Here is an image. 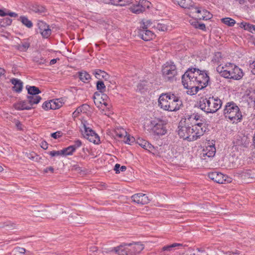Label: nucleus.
Returning a JSON list of instances; mask_svg holds the SVG:
<instances>
[{"label": "nucleus", "mask_w": 255, "mask_h": 255, "mask_svg": "<svg viewBox=\"0 0 255 255\" xmlns=\"http://www.w3.org/2000/svg\"><path fill=\"white\" fill-rule=\"evenodd\" d=\"M178 134L180 138L188 141L197 140L203 135L205 131V127L203 123H195V125L190 126L185 124V120H181L179 124Z\"/></svg>", "instance_id": "nucleus-1"}, {"label": "nucleus", "mask_w": 255, "mask_h": 255, "mask_svg": "<svg viewBox=\"0 0 255 255\" xmlns=\"http://www.w3.org/2000/svg\"><path fill=\"white\" fill-rule=\"evenodd\" d=\"M158 103L161 109L170 112L177 111L183 106L180 97L171 92L161 94L158 98Z\"/></svg>", "instance_id": "nucleus-2"}, {"label": "nucleus", "mask_w": 255, "mask_h": 255, "mask_svg": "<svg viewBox=\"0 0 255 255\" xmlns=\"http://www.w3.org/2000/svg\"><path fill=\"white\" fill-rule=\"evenodd\" d=\"M220 75L226 79L239 80L244 75L242 70L234 63L228 62L220 64L216 68Z\"/></svg>", "instance_id": "nucleus-3"}, {"label": "nucleus", "mask_w": 255, "mask_h": 255, "mask_svg": "<svg viewBox=\"0 0 255 255\" xmlns=\"http://www.w3.org/2000/svg\"><path fill=\"white\" fill-rule=\"evenodd\" d=\"M223 115L233 124L240 122L243 117L240 108L233 102L226 104L223 110Z\"/></svg>", "instance_id": "nucleus-4"}, {"label": "nucleus", "mask_w": 255, "mask_h": 255, "mask_svg": "<svg viewBox=\"0 0 255 255\" xmlns=\"http://www.w3.org/2000/svg\"><path fill=\"white\" fill-rule=\"evenodd\" d=\"M222 102L218 98L210 97L200 101L199 107L207 113H214L221 107Z\"/></svg>", "instance_id": "nucleus-5"}, {"label": "nucleus", "mask_w": 255, "mask_h": 255, "mask_svg": "<svg viewBox=\"0 0 255 255\" xmlns=\"http://www.w3.org/2000/svg\"><path fill=\"white\" fill-rule=\"evenodd\" d=\"M166 123L160 119H154L150 122L152 131L157 135H163L167 133Z\"/></svg>", "instance_id": "nucleus-6"}, {"label": "nucleus", "mask_w": 255, "mask_h": 255, "mask_svg": "<svg viewBox=\"0 0 255 255\" xmlns=\"http://www.w3.org/2000/svg\"><path fill=\"white\" fill-rule=\"evenodd\" d=\"M83 129H81L84 136L90 142L95 144L100 142V138L98 134L91 128L87 126V122H82Z\"/></svg>", "instance_id": "nucleus-7"}, {"label": "nucleus", "mask_w": 255, "mask_h": 255, "mask_svg": "<svg viewBox=\"0 0 255 255\" xmlns=\"http://www.w3.org/2000/svg\"><path fill=\"white\" fill-rule=\"evenodd\" d=\"M194 73L197 81V85L202 89L208 84L210 78L206 71H201L198 69L194 68Z\"/></svg>", "instance_id": "nucleus-8"}, {"label": "nucleus", "mask_w": 255, "mask_h": 255, "mask_svg": "<svg viewBox=\"0 0 255 255\" xmlns=\"http://www.w3.org/2000/svg\"><path fill=\"white\" fill-rule=\"evenodd\" d=\"M194 69H188L182 77V83L184 88L197 84Z\"/></svg>", "instance_id": "nucleus-9"}, {"label": "nucleus", "mask_w": 255, "mask_h": 255, "mask_svg": "<svg viewBox=\"0 0 255 255\" xmlns=\"http://www.w3.org/2000/svg\"><path fill=\"white\" fill-rule=\"evenodd\" d=\"M208 177L219 184H227L232 182V178L219 172H212L208 174Z\"/></svg>", "instance_id": "nucleus-10"}, {"label": "nucleus", "mask_w": 255, "mask_h": 255, "mask_svg": "<svg viewBox=\"0 0 255 255\" xmlns=\"http://www.w3.org/2000/svg\"><path fill=\"white\" fill-rule=\"evenodd\" d=\"M94 101L97 107L102 110H104L105 107L108 106L109 99L108 96L104 93H98L96 92L94 94Z\"/></svg>", "instance_id": "nucleus-11"}, {"label": "nucleus", "mask_w": 255, "mask_h": 255, "mask_svg": "<svg viewBox=\"0 0 255 255\" xmlns=\"http://www.w3.org/2000/svg\"><path fill=\"white\" fill-rule=\"evenodd\" d=\"M29 211L32 217L36 219H43L47 212L45 207L42 205L31 206L29 207Z\"/></svg>", "instance_id": "nucleus-12"}, {"label": "nucleus", "mask_w": 255, "mask_h": 255, "mask_svg": "<svg viewBox=\"0 0 255 255\" xmlns=\"http://www.w3.org/2000/svg\"><path fill=\"white\" fill-rule=\"evenodd\" d=\"M162 73L164 78L169 80L177 74L176 66L174 64L166 63L163 66Z\"/></svg>", "instance_id": "nucleus-13"}, {"label": "nucleus", "mask_w": 255, "mask_h": 255, "mask_svg": "<svg viewBox=\"0 0 255 255\" xmlns=\"http://www.w3.org/2000/svg\"><path fill=\"white\" fill-rule=\"evenodd\" d=\"M150 4L151 3L146 0H139L137 4H133L130 7V10L133 13L139 14L149 8Z\"/></svg>", "instance_id": "nucleus-14"}, {"label": "nucleus", "mask_w": 255, "mask_h": 255, "mask_svg": "<svg viewBox=\"0 0 255 255\" xmlns=\"http://www.w3.org/2000/svg\"><path fill=\"white\" fill-rule=\"evenodd\" d=\"M131 198L132 202L139 205H146L150 202V199L146 194L140 193L133 195Z\"/></svg>", "instance_id": "nucleus-15"}, {"label": "nucleus", "mask_w": 255, "mask_h": 255, "mask_svg": "<svg viewBox=\"0 0 255 255\" xmlns=\"http://www.w3.org/2000/svg\"><path fill=\"white\" fill-rule=\"evenodd\" d=\"M130 255H135L141 253L144 249V245L141 242H134L128 244Z\"/></svg>", "instance_id": "nucleus-16"}, {"label": "nucleus", "mask_w": 255, "mask_h": 255, "mask_svg": "<svg viewBox=\"0 0 255 255\" xmlns=\"http://www.w3.org/2000/svg\"><path fill=\"white\" fill-rule=\"evenodd\" d=\"M39 32L42 35L43 38H48L51 33V30L49 28V25L43 21L38 22Z\"/></svg>", "instance_id": "nucleus-17"}, {"label": "nucleus", "mask_w": 255, "mask_h": 255, "mask_svg": "<svg viewBox=\"0 0 255 255\" xmlns=\"http://www.w3.org/2000/svg\"><path fill=\"white\" fill-rule=\"evenodd\" d=\"M113 251L119 255H130L129 248L128 244H123L114 248Z\"/></svg>", "instance_id": "nucleus-18"}, {"label": "nucleus", "mask_w": 255, "mask_h": 255, "mask_svg": "<svg viewBox=\"0 0 255 255\" xmlns=\"http://www.w3.org/2000/svg\"><path fill=\"white\" fill-rule=\"evenodd\" d=\"M216 153V148L214 145H209L204 149L202 156L203 159L206 160V156L210 158L214 156Z\"/></svg>", "instance_id": "nucleus-19"}, {"label": "nucleus", "mask_w": 255, "mask_h": 255, "mask_svg": "<svg viewBox=\"0 0 255 255\" xmlns=\"http://www.w3.org/2000/svg\"><path fill=\"white\" fill-rule=\"evenodd\" d=\"M139 36L144 41H149L152 39L155 35L153 32L149 29H141L139 32Z\"/></svg>", "instance_id": "nucleus-20"}, {"label": "nucleus", "mask_w": 255, "mask_h": 255, "mask_svg": "<svg viewBox=\"0 0 255 255\" xmlns=\"http://www.w3.org/2000/svg\"><path fill=\"white\" fill-rule=\"evenodd\" d=\"M211 17V14L209 11L205 9H202L200 7V10L197 15H196L195 19L199 20H207Z\"/></svg>", "instance_id": "nucleus-21"}, {"label": "nucleus", "mask_w": 255, "mask_h": 255, "mask_svg": "<svg viewBox=\"0 0 255 255\" xmlns=\"http://www.w3.org/2000/svg\"><path fill=\"white\" fill-rule=\"evenodd\" d=\"M137 143L141 147L145 149V150H148L154 154H156L154 152L155 149L154 146L147 141L144 140H139V141H137Z\"/></svg>", "instance_id": "nucleus-22"}, {"label": "nucleus", "mask_w": 255, "mask_h": 255, "mask_svg": "<svg viewBox=\"0 0 255 255\" xmlns=\"http://www.w3.org/2000/svg\"><path fill=\"white\" fill-rule=\"evenodd\" d=\"M90 106L87 104H83L78 107L73 113V117L75 118L77 117L80 113H86L90 110Z\"/></svg>", "instance_id": "nucleus-23"}, {"label": "nucleus", "mask_w": 255, "mask_h": 255, "mask_svg": "<svg viewBox=\"0 0 255 255\" xmlns=\"http://www.w3.org/2000/svg\"><path fill=\"white\" fill-rule=\"evenodd\" d=\"M183 245L179 243H173L170 245L165 246L161 249V252H171L175 250L176 247H182Z\"/></svg>", "instance_id": "nucleus-24"}, {"label": "nucleus", "mask_w": 255, "mask_h": 255, "mask_svg": "<svg viewBox=\"0 0 255 255\" xmlns=\"http://www.w3.org/2000/svg\"><path fill=\"white\" fill-rule=\"evenodd\" d=\"M12 84L14 85L13 87V91L16 92H20L22 89V83L20 80L16 79H12L11 80Z\"/></svg>", "instance_id": "nucleus-25"}, {"label": "nucleus", "mask_w": 255, "mask_h": 255, "mask_svg": "<svg viewBox=\"0 0 255 255\" xmlns=\"http://www.w3.org/2000/svg\"><path fill=\"white\" fill-rule=\"evenodd\" d=\"M27 101L33 106L35 104H37L40 102L41 100L40 96L38 95H28L27 97Z\"/></svg>", "instance_id": "nucleus-26"}, {"label": "nucleus", "mask_w": 255, "mask_h": 255, "mask_svg": "<svg viewBox=\"0 0 255 255\" xmlns=\"http://www.w3.org/2000/svg\"><path fill=\"white\" fill-rule=\"evenodd\" d=\"M187 89V94L192 96L196 95L199 90L202 89L199 86L195 84V85L191 86V87H188V88H185Z\"/></svg>", "instance_id": "nucleus-27"}, {"label": "nucleus", "mask_w": 255, "mask_h": 255, "mask_svg": "<svg viewBox=\"0 0 255 255\" xmlns=\"http://www.w3.org/2000/svg\"><path fill=\"white\" fill-rule=\"evenodd\" d=\"M187 9H188V14L189 15L194 18H195L196 15H197L198 12L199 11L200 7L193 6L192 3L191 6H189Z\"/></svg>", "instance_id": "nucleus-28"}, {"label": "nucleus", "mask_w": 255, "mask_h": 255, "mask_svg": "<svg viewBox=\"0 0 255 255\" xmlns=\"http://www.w3.org/2000/svg\"><path fill=\"white\" fill-rule=\"evenodd\" d=\"M79 76L80 79L84 83H88L91 79L90 74L85 71L79 72Z\"/></svg>", "instance_id": "nucleus-29"}, {"label": "nucleus", "mask_w": 255, "mask_h": 255, "mask_svg": "<svg viewBox=\"0 0 255 255\" xmlns=\"http://www.w3.org/2000/svg\"><path fill=\"white\" fill-rule=\"evenodd\" d=\"M153 27H154V29L161 31H166L169 29V26L163 23H155L153 24Z\"/></svg>", "instance_id": "nucleus-30"}, {"label": "nucleus", "mask_w": 255, "mask_h": 255, "mask_svg": "<svg viewBox=\"0 0 255 255\" xmlns=\"http://www.w3.org/2000/svg\"><path fill=\"white\" fill-rule=\"evenodd\" d=\"M200 116L198 115H192L188 118L185 119V124L187 125L191 124L195 125V123H198L197 122L199 120Z\"/></svg>", "instance_id": "nucleus-31"}, {"label": "nucleus", "mask_w": 255, "mask_h": 255, "mask_svg": "<svg viewBox=\"0 0 255 255\" xmlns=\"http://www.w3.org/2000/svg\"><path fill=\"white\" fill-rule=\"evenodd\" d=\"M52 103V110H56L63 106L62 100L56 99L51 100Z\"/></svg>", "instance_id": "nucleus-32"}, {"label": "nucleus", "mask_w": 255, "mask_h": 255, "mask_svg": "<svg viewBox=\"0 0 255 255\" xmlns=\"http://www.w3.org/2000/svg\"><path fill=\"white\" fill-rule=\"evenodd\" d=\"M178 4L184 8H187L191 6L192 1L191 0H174Z\"/></svg>", "instance_id": "nucleus-33"}, {"label": "nucleus", "mask_w": 255, "mask_h": 255, "mask_svg": "<svg viewBox=\"0 0 255 255\" xmlns=\"http://www.w3.org/2000/svg\"><path fill=\"white\" fill-rule=\"evenodd\" d=\"M95 77L98 79L103 78L107 80L109 78V75L104 71L97 70L95 73Z\"/></svg>", "instance_id": "nucleus-34"}, {"label": "nucleus", "mask_w": 255, "mask_h": 255, "mask_svg": "<svg viewBox=\"0 0 255 255\" xmlns=\"http://www.w3.org/2000/svg\"><path fill=\"white\" fill-rule=\"evenodd\" d=\"M223 57L222 56V54L221 52H216L215 53V55L212 59V61L216 63V64L219 65L220 64H223Z\"/></svg>", "instance_id": "nucleus-35"}, {"label": "nucleus", "mask_w": 255, "mask_h": 255, "mask_svg": "<svg viewBox=\"0 0 255 255\" xmlns=\"http://www.w3.org/2000/svg\"><path fill=\"white\" fill-rule=\"evenodd\" d=\"M26 89L28 91V95H38L41 93L39 89L35 86H26Z\"/></svg>", "instance_id": "nucleus-36"}, {"label": "nucleus", "mask_w": 255, "mask_h": 255, "mask_svg": "<svg viewBox=\"0 0 255 255\" xmlns=\"http://www.w3.org/2000/svg\"><path fill=\"white\" fill-rule=\"evenodd\" d=\"M174 150H176V149H175L174 148H172L171 149L168 148L167 150H166V152H165V154L163 155V156L167 159L176 158L177 156V155L176 154V153H174Z\"/></svg>", "instance_id": "nucleus-37"}, {"label": "nucleus", "mask_w": 255, "mask_h": 255, "mask_svg": "<svg viewBox=\"0 0 255 255\" xmlns=\"http://www.w3.org/2000/svg\"><path fill=\"white\" fill-rule=\"evenodd\" d=\"M6 15H8L10 17H17L18 14L14 12H11L9 10H6V9H0V16H5Z\"/></svg>", "instance_id": "nucleus-38"}, {"label": "nucleus", "mask_w": 255, "mask_h": 255, "mask_svg": "<svg viewBox=\"0 0 255 255\" xmlns=\"http://www.w3.org/2000/svg\"><path fill=\"white\" fill-rule=\"evenodd\" d=\"M13 107L17 110H30V108L29 107H23V101H18L14 104Z\"/></svg>", "instance_id": "nucleus-39"}, {"label": "nucleus", "mask_w": 255, "mask_h": 255, "mask_svg": "<svg viewBox=\"0 0 255 255\" xmlns=\"http://www.w3.org/2000/svg\"><path fill=\"white\" fill-rule=\"evenodd\" d=\"M116 136L120 138L122 140L127 135V131L124 128H118L116 130Z\"/></svg>", "instance_id": "nucleus-40"}, {"label": "nucleus", "mask_w": 255, "mask_h": 255, "mask_svg": "<svg viewBox=\"0 0 255 255\" xmlns=\"http://www.w3.org/2000/svg\"><path fill=\"white\" fill-rule=\"evenodd\" d=\"M20 20L23 25L28 28H31L33 26L32 22L28 19V18L24 16L20 17Z\"/></svg>", "instance_id": "nucleus-41"}, {"label": "nucleus", "mask_w": 255, "mask_h": 255, "mask_svg": "<svg viewBox=\"0 0 255 255\" xmlns=\"http://www.w3.org/2000/svg\"><path fill=\"white\" fill-rule=\"evenodd\" d=\"M240 26L241 28L245 30H248L252 33H254L255 26L247 22H242Z\"/></svg>", "instance_id": "nucleus-42"}, {"label": "nucleus", "mask_w": 255, "mask_h": 255, "mask_svg": "<svg viewBox=\"0 0 255 255\" xmlns=\"http://www.w3.org/2000/svg\"><path fill=\"white\" fill-rule=\"evenodd\" d=\"M63 155L67 156L72 155L75 151L74 147L72 145L69 146L62 150Z\"/></svg>", "instance_id": "nucleus-43"}, {"label": "nucleus", "mask_w": 255, "mask_h": 255, "mask_svg": "<svg viewBox=\"0 0 255 255\" xmlns=\"http://www.w3.org/2000/svg\"><path fill=\"white\" fill-rule=\"evenodd\" d=\"M30 44L28 42L21 43L16 46V49L20 51H26L29 47Z\"/></svg>", "instance_id": "nucleus-44"}, {"label": "nucleus", "mask_w": 255, "mask_h": 255, "mask_svg": "<svg viewBox=\"0 0 255 255\" xmlns=\"http://www.w3.org/2000/svg\"><path fill=\"white\" fill-rule=\"evenodd\" d=\"M221 21L223 23L229 26H234L236 23V21L234 19L230 17L223 18L221 19Z\"/></svg>", "instance_id": "nucleus-45"}, {"label": "nucleus", "mask_w": 255, "mask_h": 255, "mask_svg": "<svg viewBox=\"0 0 255 255\" xmlns=\"http://www.w3.org/2000/svg\"><path fill=\"white\" fill-rule=\"evenodd\" d=\"M155 23H152L150 20H146L143 22L142 24V29H154L153 25Z\"/></svg>", "instance_id": "nucleus-46"}, {"label": "nucleus", "mask_w": 255, "mask_h": 255, "mask_svg": "<svg viewBox=\"0 0 255 255\" xmlns=\"http://www.w3.org/2000/svg\"><path fill=\"white\" fill-rule=\"evenodd\" d=\"M12 19L9 18H4L1 21H0V26L1 27H5L11 24Z\"/></svg>", "instance_id": "nucleus-47"}, {"label": "nucleus", "mask_w": 255, "mask_h": 255, "mask_svg": "<svg viewBox=\"0 0 255 255\" xmlns=\"http://www.w3.org/2000/svg\"><path fill=\"white\" fill-rule=\"evenodd\" d=\"M97 88L101 93H103L105 91L106 87L103 81H98L97 82Z\"/></svg>", "instance_id": "nucleus-48"}, {"label": "nucleus", "mask_w": 255, "mask_h": 255, "mask_svg": "<svg viewBox=\"0 0 255 255\" xmlns=\"http://www.w3.org/2000/svg\"><path fill=\"white\" fill-rule=\"evenodd\" d=\"M122 141L126 143L131 144L134 141V138L132 136L130 137L129 134L127 133V135H126L125 137H124Z\"/></svg>", "instance_id": "nucleus-49"}, {"label": "nucleus", "mask_w": 255, "mask_h": 255, "mask_svg": "<svg viewBox=\"0 0 255 255\" xmlns=\"http://www.w3.org/2000/svg\"><path fill=\"white\" fill-rule=\"evenodd\" d=\"M42 108L45 110H52V103L51 100L44 102L42 105Z\"/></svg>", "instance_id": "nucleus-50"}, {"label": "nucleus", "mask_w": 255, "mask_h": 255, "mask_svg": "<svg viewBox=\"0 0 255 255\" xmlns=\"http://www.w3.org/2000/svg\"><path fill=\"white\" fill-rule=\"evenodd\" d=\"M119 168L120 169V170L121 171H125L127 169L126 166H122L121 167H120V164H116L115 165V166L114 170L116 171V172L117 173L120 172Z\"/></svg>", "instance_id": "nucleus-51"}, {"label": "nucleus", "mask_w": 255, "mask_h": 255, "mask_svg": "<svg viewBox=\"0 0 255 255\" xmlns=\"http://www.w3.org/2000/svg\"><path fill=\"white\" fill-rule=\"evenodd\" d=\"M49 154L52 157L55 156H59V155H63L62 151L61 150H53L50 151Z\"/></svg>", "instance_id": "nucleus-52"}, {"label": "nucleus", "mask_w": 255, "mask_h": 255, "mask_svg": "<svg viewBox=\"0 0 255 255\" xmlns=\"http://www.w3.org/2000/svg\"><path fill=\"white\" fill-rule=\"evenodd\" d=\"M131 3V0H120L119 2L120 6H126L129 5Z\"/></svg>", "instance_id": "nucleus-53"}, {"label": "nucleus", "mask_w": 255, "mask_h": 255, "mask_svg": "<svg viewBox=\"0 0 255 255\" xmlns=\"http://www.w3.org/2000/svg\"><path fill=\"white\" fill-rule=\"evenodd\" d=\"M82 145V142L81 140L78 139L75 141V144L74 145H72L74 147V149L76 150V149L78 147H79Z\"/></svg>", "instance_id": "nucleus-54"}, {"label": "nucleus", "mask_w": 255, "mask_h": 255, "mask_svg": "<svg viewBox=\"0 0 255 255\" xmlns=\"http://www.w3.org/2000/svg\"><path fill=\"white\" fill-rule=\"evenodd\" d=\"M15 250L17 252L22 254H24L26 252V250L24 248L21 247H17L15 249Z\"/></svg>", "instance_id": "nucleus-55"}, {"label": "nucleus", "mask_w": 255, "mask_h": 255, "mask_svg": "<svg viewBox=\"0 0 255 255\" xmlns=\"http://www.w3.org/2000/svg\"><path fill=\"white\" fill-rule=\"evenodd\" d=\"M40 146L41 147V148H42L44 149H47L48 147V144L46 141H42L41 142Z\"/></svg>", "instance_id": "nucleus-56"}, {"label": "nucleus", "mask_w": 255, "mask_h": 255, "mask_svg": "<svg viewBox=\"0 0 255 255\" xmlns=\"http://www.w3.org/2000/svg\"><path fill=\"white\" fill-rule=\"evenodd\" d=\"M23 107H29L30 108V110L34 108V107H33L30 103L28 101H27V100L26 101H23Z\"/></svg>", "instance_id": "nucleus-57"}, {"label": "nucleus", "mask_w": 255, "mask_h": 255, "mask_svg": "<svg viewBox=\"0 0 255 255\" xmlns=\"http://www.w3.org/2000/svg\"><path fill=\"white\" fill-rule=\"evenodd\" d=\"M51 135L53 138H54L55 139H57L61 136V134H60V132L59 131H57V132L52 133Z\"/></svg>", "instance_id": "nucleus-58"}, {"label": "nucleus", "mask_w": 255, "mask_h": 255, "mask_svg": "<svg viewBox=\"0 0 255 255\" xmlns=\"http://www.w3.org/2000/svg\"><path fill=\"white\" fill-rule=\"evenodd\" d=\"M240 254V252L237 250L234 252H228L226 253L227 255H239Z\"/></svg>", "instance_id": "nucleus-59"}, {"label": "nucleus", "mask_w": 255, "mask_h": 255, "mask_svg": "<svg viewBox=\"0 0 255 255\" xmlns=\"http://www.w3.org/2000/svg\"><path fill=\"white\" fill-rule=\"evenodd\" d=\"M190 24L193 25L195 28H197L198 24L199 22L197 21L196 20H190Z\"/></svg>", "instance_id": "nucleus-60"}, {"label": "nucleus", "mask_w": 255, "mask_h": 255, "mask_svg": "<svg viewBox=\"0 0 255 255\" xmlns=\"http://www.w3.org/2000/svg\"><path fill=\"white\" fill-rule=\"evenodd\" d=\"M36 156V154L35 153H30L27 154V157L31 160H34V158L35 156Z\"/></svg>", "instance_id": "nucleus-61"}, {"label": "nucleus", "mask_w": 255, "mask_h": 255, "mask_svg": "<svg viewBox=\"0 0 255 255\" xmlns=\"http://www.w3.org/2000/svg\"><path fill=\"white\" fill-rule=\"evenodd\" d=\"M72 170H73L74 171H77L78 172H80L82 171V169H81V167H80L77 165H74L73 166V167H72Z\"/></svg>", "instance_id": "nucleus-62"}, {"label": "nucleus", "mask_w": 255, "mask_h": 255, "mask_svg": "<svg viewBox=\"0 0 255 255\" xmlns=\"http://www.w3.org/2000/svg\"><path fill=\"white\" fill-rule=\"evenodd\" d=\"M197 28H199L202 30H205L206 29V26L203 23H198Z\"/></svg>", "instance_id": "nucleus-63"}, {"label": "nucleus", "mask_w": 255, "mask_h": 255, "mask_svg": "<svg viewBox=\"0 0 255 255\" xmlns=\"http://www.w3.org/2000/svg\"><path fill=\"white\" fill-rule=\"evenodd\" d=\"M255 94V92H252V93H250V94L249 95V96H250V98L251 99V101H253L254 102H255V97L254 96Z\"/></svg>", "instance_id": "nucleus-64"}]
</instances>
